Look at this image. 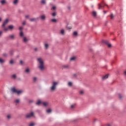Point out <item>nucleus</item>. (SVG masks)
Segmentation results:
<instances>
[{"instance_id":"obj_42","label":"nucleus","mask_w":126,"mask_h":126,"mask_svg":"<svg viewBox=\"0 0 126 126\" xmlns=\"http://www.w3.org/2000/svg\"><path fill=\"white\" fill-rule=\"evenodd\" d=\"M73 35H74V36H77V32H74Z\"/></svg>"},{"instance_id":"obj_41","label":"nucleus","mask_w":126,"mask_h":126,"mask_svg":"<svg viewBox=\"0 0 126 126\" xmlns=\"http://www.w3.org/2000/svg\"><path fill=\"white\" fill-rule=\"evenodd\" d=\"M33 81L34 82H36V81L37 80V78L36 77H33Z\"/></svg>"},{"instance_id":"obj_47","label":"nucleus","mask_w":126,"mask_h":126,"mask_svg":"<svg viewBox=\"0 0 126 126\" xmlns=\"http://www.w3.org/2000/svg\"><path fill=\"white\" fill-rule=\"evenodd\" d=\"M22 29H23V28L22 27H19V30H22Z\"/></svg>"},{"instance_id":"obj_30","label":"nucleus","mask_w":126,"mask_h":126,"mask_svg":"<svg viewBox=\"0 0 126 126\" xmlns=\"http://www.w3.org/2000/svg\"><path fill=\"white\" fill-rule=\"evenodd\" d=\"M110 16L111 19H114V17H115V16H114V15L113 14H111Z\"/></svg>"},{"instance_id":"obj_46","label":"nucleus","mask_w":126,"mask_h":126,"mask_svg":"<svg viewBox=\"0 0 126 126\" xmlns=\"http://www.w3.org/2000/svg\"><path fill=\"white\" fill-rule=\"evenodd\" d=\"M23 25H25V24H26V21H24L22 23Z\"/></svg>"},{"instance_id":"obj_19","label":"nucleus","mask_w":126,"mask_h":126,"mask_svg":"<svg viewBox=\"0 0 126 126\" xmlns=\"http://www.w3.org/2000/svg\"><path fill=\"white\" fill-rule=\"evenodd\" d=\"M46 113H48V114H50V113H52V109H48L46 110Z\"/></svg>"},{"instance_id":"obj_5","label":"nucleus","mask_w":126,"mask_h":126,"mask_svg":"<svg viewBox=\"0 0 126 126\" xmlns=\"http://www.w3.org/2000/svg\"><path fill=\"white\" fill-rule=\"evenodd\" d=\"M103 43H104V44H106L108 48H112V44L111 43H109V41L108 40H103Z\"/></svg>"},{"instance_id":"obj_56","label":"nucleus","mask_w":126,"mask_h":126,"mask_svg":"<svg viewBox=\"0 0 126 126\" xmlns=\"http://www.w3.org/2000/svg\"><path fill=\"white\" fill-rule=\"evenodd\" d=\"M107 126H111V125H110V124H108V125H107Z\"/></svg>"},{"instance_id":"obj_16","label":"nucleus","mask_w":126,"mask_h":126,"mask_svg":"<svg viewBox=\"0 0 126 126\" xmlns=\"http://www.w3.org/2000/svg\"><path fill=\"white\" fill-rule=\"evenodd\" d=\"M5 61L2 58H0V63H5Z\"/></svg>"},{"instance_id":"obj_51","label":"nucleus","mask_w":126,"mask_h":126,"mask_svg":"<svg viewBox=\"0 0 126 126\" xmlns=\"http://www.w3.org/2000/svg\"><path fill=\"white\" fill-rule=\"evenodd\" d=\"M71 109H73V108H74V105H71Z\"/></svg>"},{"instance_id":"obj_14","label":"nucleus","mask_w":126,"mask_h":126,"mask_svg":"<svg viewBox=\"0 0 126 126\" xmlns=\"http://www.w3.org/2000/svg\"><path fill=\"white\" fill-rule=\"evenodd\" d=\"M79 94H80V95H83V94H84V90H80Z\"/></svg>"},{"instance_id":"obj_58","label":"nucleus","mask_w":126,"mask_h":126,"mask_svg":"<svg viewBox=\"0 0 126 126\" xmlns=\"http://www.w3.org/2000/svg\"><path fill=\"white\" fill-rule=\"evenodd\" d=\"M1 21V18H0V22Z\"/></svg>"},{"instance_id":"obj_24","label":"nucleus","mask_w":126,"mask_h":126,"mask_svg":"<svg viewBox=\"0 0 126 126\" xmlns=\"http://www.w3.org/2000/svg\"><path fill=\"white\" fill-rule=\"evenodd\" d=\"M16 93H17L18 95H19V94H20V93H22V90L17 91Z\"/></svg>"},{"instance_id":"obj_6","label":"nucleus","mask_w":126,"mask_h":126,"mask_svg":"<svg viewBox=\"0 0 126 126\" xmlns=\"http://www.w3.org/2000/svg\"><path fill=\"white\" fill-rule=\"evenodd\" d=\"M8 23V19H6L4 21L3 24L2 25V27H5V25Z\"/></svg>"},{"instance_id":"obj_29","label":"nucleus","mask_w":126,"mask_h":126,"mask_svg":"<svg viewBox=\"0 0 126 126\" xmlns=\"http://www.w3.org/2000/svg\"><path fill=\"white\" fill-rule=\"evenodd\" d=\"M41 3H42V4H46V0H41Z\"/></svg>"},{"instance_id":"obj_48","label":"nucleus","mask_w":126,"mask_h":126,"mask_svg":"<svg viewBox=\"0 0 126 126\" xmlns=\"http://www.w3.org/2000/svg\"><path fill=\"white\" fill-rule=\"evenodd\" d=\"M34 51L35 52H37V51H38V48H34Z\"/></svg>"},{"instance_id":"obj_44","label":"nucleus","mask_w":126,"mask_h":126,"mask_svg":"<svg viewBox=\"0 0 126 126\" xmlns=\"http://www.w3.org/2000/svg\"><path fill=\"white\" fill-rule=\"evenodd\" d=\"M9 63L10 64H12L13 63V60L10 61Z\"/></svg>"},{"instance_id":"obj_55","label":"nucleus","mask_w":126,"mask_h":126,"mask_svg":"<svg viewBox=\"0 0 126 126\" xmlns=\"http://www.w3.org/2000/svg\"><path fill=\"white\" fill-rule=\"evenodd\" d=\"M32 102H33V101H32V100H30V103H32Z\"/></svg>"},{"instance_id":"obj_12","label":"nucleus","mask_w":126,"mask_h":126,"mask_svg":"<svg viewBox=\"0 0 126 126\" xmlns=\"http://www.w3.org/2000/svg\"><path fill=\"white\" fill-rule=\"evenodd\" d=\"M109 77V74H106L105 76L102 77L103 80H105V79H107Z\"/></svg>"},{"instance_id":"obj_53","label":"nucleus","mask_w":126,"mask_h":126,"mask_svg":"<svg viewBox=\"0 0 126 126\" xmlns=\"http://www.w3.org/2000/svg\"><path fill=\"white\" fill-rule=\"evenodd\" d=\"M104 13H107V12L106 11H103Z\"/></svg>"},{"instance_id":"obj_25","label":"nucleus","mask_w":126,"mask_h":126,"mask_svg":"<svg viewBox=\"0 0 126 126\" xmlns=\"http://www.w3.org/2000/svg\"><path fill=\"white\" fill-rule=\"evenodd\" d=\"M68 67H69L68 65H65L63 66V68H68Z\"/></svg>"},{"instance_id":"obj_20","label":"nucleus","mask_w":126,"mask_h":126,"mask_svg":"<svg viewBox=\"0 0 126 126\" xmlns=\"http://www.w3.org/2000/svg\"><path fill=\"white\" fill-rule=\"evenodd\" d=\"M13 3V4H17V3H18V0H14Z\"/></svg>"},{"instance_id":"obj_1","label":"nucleus","mask_w":126,"mask_h":126,"mask_svg":"<svg viewBox=\"0 0 126 126\" xmlns=\"http://www.w3.org/2000/svg\"><path fill=\"white\" fill-rule=\"evenodd\" d=\"M37 62L39 63L38 68L40 70H44L45 69V65L44 64V61L41 58H37Z\"/></svg>"},{"instance_id":"obj_11","label":"nucleus","mask_w":126,"mask_h":126,"mask_svg":"<svg viewBox=\"0 0 126 126\" xmlns=\"http://www.w3.org/2000/svg\"><path fill=\"white\" fill-rule=\"evenodd\" d=\"M42 105L44 106V107H47L48 105H49V102H42Z\"/></svg>"},{"instance_id":"obj_26","label":"nucleus","mask_w":126,"mask_h":126,"mask_svg":"<svg viewBox=\"0 0 126 126\" xmlns=\"http://www.w3.org/2000/svg\"><path fill=\"white\" fill-rule=\"evenodd\" d=\"M3 28V30H4V31H7V30H8V28H6L5 27H2Z\"/></svg>"},{"instance_id":"obj_57","label":"nucleus","mask_w":126,"mask_h":126,"mask_svg":"<svg viewBox=\"0 0 126 126\" xmlns=\"http://www.w3.org/2000/svg\"><path fill=\"white\" fill-rule=\"evenodd\" d=\"M68 9H70V7H68Z\"/></svg>"},{"instance_id":"obj_21","label":"nucleus","mask_w":126,"mask_h":126,"mask_svg":"<svg viewBox=\"0 0 126 126\" xmlns=\"http://www.w3.org/2000/svg\"><path fill=\"white\" fill-rule=\"evenodd\" d=\"M7 120H10L11 119V115H8L6 116Z\"/></svg>"},{"instance_id":"obj_35","label":"nucleus","mask_w":126,"mask_h":126,"mask_svg":"<svg viewBox=\"0 0 126 126\" xmlns=\"http://www.w3.org/2000/svg\"><path fill=\"white\" fill-rule=\"evenodd\" d=\"M3 56L5 58L7 57V54L5 53L3 54Z\"/></svg>"},{"instance_id":"obj_31","label":"nucleus","mask_w":126,"mask_h":126,"mask_svg":"<svg viewBox=\"0 0 126 126\" xmlns=\"http://www.w3.org/2000/svg\"><path fill=\"white\" fill-rule=\"evenodd\" d=\"M51 21L52 22H57V20L56 19H51Z\"/></svg>"},{"instance_id":"obj_7","label":"nucleus","mask_w":126,"mask_h":126,"mask_svg":"<svg viewBox=\"0 0 126 126\" xmlns=\"http://www.w3.org/2000/svg\"><path fill=\"white\" fill-rule=\"evenodd\" d=\"M106 5V4H105V3L102 2L101 4H98V9H101V8L102 7H104V6Z\"/></svg>"},{"instance_id":"obj_36","label":"nucleus","mask_w":126,"mask_h":126,"mask_svg":"<svg viewBox=\"0 0 126 126\" xmlns=\"http://www.w3.org/2000/svg\"><path fill=\"white\" fill-rule=\"evenodd\" d=\"M25 71L28 73V72H29V71H30V70L29 69V68H27L26 69Z\"/></svg>"},{"instance_id":"obj_17","label":"nucleus","mask_w":126,"mask_h":126,"mask_svg":"<svg viewBox=\"0 0 126 126\" xmlns=\"http://www.w3.org/2000/svg\"><path fill=\"white\" fill-rule=\"evenodd\" d=\"M8 29H10V30H12L13 29V26L10 25L8 27Z\"/></svg>"},{"instance_id":"obj_4","label":"nucleus","mask_w":126,"mask_h":126,"mask_svg":"<svg viewBox=\"0 0 126 126\" xmlns=\"http://www.w3.org/2000/svg\"><path fill=\"white\" fill-rule=\"evenodd\" d=\"M32 117H34V112H31L26 115L27 119H30V118H32Z\"/></svg>"},{"instance_id":"obj_39","label":"nucleus","mask_w":126,"mask_h":126,"mask_svg":"<svg viewBox=\"0 0 126 126\" xmlns=\"http://www.w3.org/2000/svg\"><path fill=\"white\" fill-rule=\"evenodd\" d=\"M3 32L2 31H0V37L2 35Z\"/></svg>"},{"instance_id":"obj_3","label":"nucleus","mask_w":126,"mask_h":126,"mask_svg":"<svg viewBox=\"0 0 126 126\" xmlns=\"http://www.w3.org/2000/svg\"><path fill=\"white\" fill-rule=\"evenodd\" d=\"M20 37H22L23 42L24 43H26L29 41V39H28V38H27L26 36H24V33H23L22 32H20Z\"/></svg>"},{"instance_id":"obj_50","label":"nucleus","mask_w":126,"mask_h":126,"mask_svg":"<svg viewBox=\"0 0 126 126\" xmlns=\"http://www.w3.org/2000/svg\"><path fill=\"white\" fill-rule=\"evenodd\" d=\"M25 18H29V15H26V16H25Z\"/></svg>"},{"instance_id":"obj_43","label":"nucleus","mask_w":126,"mask_h":126,"mask_svg":"<svg viewBox=\"0 0 126 126\" xmlns=\"http://www.w3.org/2000/svg\"><path fill=\"white\" fill-rule=\"evenodd\" d=\"M12 77L13 78H16V74H13L12 76Z\"/></svg>"},{"instance_id":"obj_10","label":"nucleus","mask_w":126,"mask_h":126,"mask_svg":"<svg viewBox=\"0 0 126 126\" xmlns=\"http://www.w3.org/2000/svg\"><path fill=\"white\" fill-rule=\"evenodd\" d=\"M11 91H12V92H13V93H16L17 90H16V89H15V88H12L11 89Z\"/></svg>"},{"instance_id":"obj_13","label":"nucleus","mask_w":126,"mask_h":126,"mask_svg":"<svg viewBox=\"0 0 126 126\" xmlns=\"http://www.w3.org/2000/svg\"><path fill=\"white\" fill-rule=\"evenodd\" d=\"M40 18L42 20H45V19H46V16L45 15H42L40 16Z\"/></svg>"},{"instance_id":"obj_15","label":"nucleus","mask_w":126,"mask_h":126,"mask_svg":"<svg viewBox=\"0 0 126 126\" xmlns=\"http://www.w3.org/2000/svg\"><path fill=\"white\" fill-rule=\"evenodd\" d=\"M36 104L37 105H40V104H42V101H41V100H38L36 102Z\"/></svg>"},{"instance_id":"obj_37","label":"nucleus","mask_w":126,"mask_h":126,"mask_svg":"<svg viewBox=\"0 0 126 126\" xmlns=\"http://www.w3.org/2000/svg\"><path fill=\"white\" fill-rule=\"evenodd\" d=\"M9 54L11 56H12L13 55V51H10Z\"/></svg>"},{"instance_id":"obj_22","label":"nucleus","mask_w":126,"mask_h":126,"mask_svg":"<svg viewBox=\"0 0 126 126\" xmlns=\"http://www.w3.org/2000/svg\"><path fill=\"white\" fill-rule=\"evenodd\" d=\"M92 14L93 15V16H94V17H96V15H97V13H96V12L95 11H93L92 13Z\"/></svg>"},{"instance_id":"obj_34","label":"nucleus","mask_w":126,"mask_h":126,"mask_svg":"<svg viewBox=\"0 0 126 126\" xmlns=\"http://www.w3.org/2000/svg\"><path fill=\"white\" fill-rule=\"evenodd\" d=\"M68 86H71V85H72V83H71V82H68Z\"/></svg>"},{"instance_id":"obj_23","label":"nucleus","mask_w":126,"mask_h":126,"mask_svg":"<svg viewBox=\"0 0 126 126\" xmlns=\"http://www.w3.org/2000/svg\"><path fill=\"white\" fill-rule=\"evenodd\" d=\"M9 38H10V39H14V35L13 34L10 35L9 36Z\"/></svg>"},{"instance_id":"obj_54","label":"nucleus","mask_w":126,"mask_h":126,"mask_svg":"<svg viewBox=\"0 0 126 126\" xmlns=\"http://www.w3.org/2000/svg\"><path fill=\"white\" fill-rule=\"evenodd\" d=\"M124 74H125V75H126V71H125L124 72Z\"/></svg>"},{"instance_id":"obj_52","label":"nucleus","mask_w":126,"mask_h":126,"mask_svg":"<svg viewBox=\"0 0 126 126\" xmlns=\"http://www.w3.org/2000/svg\"><path fill=\"white\" fill-rule=\"evenodd\" d=\"M73 76L74 77H76V74H74L73 75Z\"/></svg>"},{"instance_id":"obj_2","label":"nucleus","mask_w":126,"mask_h":126,"mask_svg":"<svg viewBox=\"0 0 126 126\" xmlns=\"http://www.w3.org/2000/svg\"><path fill=\"white\" fill-rule=\"evenodd\" d=\"M58 85H59V82L57 81H53L51 83V86L50 88V91L54 92V91H56Z\"/></svg>"},{"instance_id":"obj_8","label":"nucleus","mask_w":126,"mask_h":126,"mask_svg":"<svg viewBox=\"0 0 126 126\" xmlns=\"http://www.w3.org/2000/svg\"><path fill=\"white\" fill-rule=\"evenodd\" d=\"M36 20H38V18H33L30 19V21H31V22H34V21H36Z\"/></svg>"},{"instance_id":"obj_28","label":"nucleus","mask_w":126,"mask_h":126,"mask_svg":"<svg viewBox=\"0 0 126 126\" xmlns=\"http://www.w3.org/2000/svg\"><path fill=\"white\" fill-rule=\"evenodd\" d=\"M44 47L45 48H46V49H48V48H49V44L46 43L44 44Z\"/></svg>"},{"instance_id":"obj_9","label":"nucleus","mask_w":126,"mask_h":126,"mask_svg":"<svg viewBox=\"0 0 126 126\" xmlns=\"http://www.w3.org/2000/svg\"><path fill=\"white\" fill-rule=\"evenodd\" d=\"M14 102L15 104H19V103H20V99L19 98L16 99L14 100Z\"/></svg>"},{"instance_id":"obj_49","label":"nucleus","mask_w":126,"mask_h":126,"mask_svg":"<svg viewBox=\"0 0 126 126\" xmlns=\"http://www.w3.org/2000/svg\"><path fill=\"white\" fill-rule=\"evenodd\" d=\"M20 63H21V64H22L23 63V61H20Z\"/></svg>"},{"instance_id":"obj_18","label":"nucleus","mask_w":126,"mask_h":126,"mask_svg":"<svg viewBox=\"0 0 126 126\" xmlns=\"http://www.w3.org/2000/svg\"><path fill=\"white\" fill-rule=\"evenodd\" d=\"M0 3L1 4H4V3H6V1H5V0H2L0 1Z\"/></svg>"},{"instance_id":"obj_40","label":"nucleus","mask_w":126,"mask_h":126,"mask_svg":"<svg viewBox=\"0 0 126 126\" xmlns=\"http://www.w3.org/2000/svg\"><path fill=\"white\" fill-rule=\"evenodd\" d=\"M75 60V57H72L70 58V61H74Z\"/></svg>"},{"instance_id":"obj_27","label":"nucleus","mask_w":126,"mask_h":126,"mask_svg":"<svg viewBox=\"0 0 126 126\" xmlns=\"http://www.w3.org/2000/svg\"><path fill=\"white\" fill-rule=\"evenodd\" d=\"M60 33H61V34H62V35H64V30H62L61 31Z\"/></svg>"},{"instance_id":"obj_32","label":"nucleus","mask_w":126,"mask_h":126,"mask_svg":"<svg viewBox=\"0 0 126 126\" xmlns=\"http://www.w3.org/2000/svg\"><path fill=\"white\" fill-rule=\"evenodd\" d=\"M52 16L55 17V16H56V15H57V13H56V12H53V13L52 14Z\"/></svg>"},{"instance_id":"obj_45","label":"nucleus","mask_w":126,"mask_h":126,"mask_svg":"<svg viewBox=\"0 0 126 126\" xmlns=\"http://www.w3.org/2000/svg\"><path fill=\"white\" fill-rule=\"evenodd\" d=\"M56 8H57V7H56V6H54L52 7V9H53V10H55V9H56Z\"/></svg>"},{"instance_id":"obj_33","label":"nucleus","mask_w":126,"mask_h":126,"mask_svg":"<svg viewBox=\"0 0 126 126\" xmlns=\"http://www.w3.org/2000/svg\"><path fill=\"white\" fill-rule=\"evenodd\" d=\"M35 126V123H32L29 125V126Z\"/></svg>"},{"instance_id":"obj_38","label":"nucleus","mask_w":126,"mask_h":126,"mask_svg":"<svg viewBox=\"0 0 126 126\" xmlns=\"http://www.w3.org/2000/svg\"><path fill=\"white\" fill-rule=\"evenodd\" d=\"M119 98L120 99H122V98H123V96H122V94H119Z\"/></svg>"}]
</instances>
